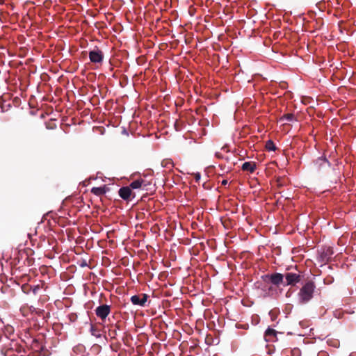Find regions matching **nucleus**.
<instances>
[{
    "instance_id": "nucleus-4",
    "label": "nucleus",
    "mask_w": 356,
    "mask_h": 356,
    "mask_svg": "<svg viewBox=\"0 0 356 356\" xmlns=\"http://www.w3.org/2000/svg\"><path fill=\"white\" fill-rule=\"evenodd\" d=\"M90 60L94 63H100L103 61L104 54L97 47L89 52Z\"/></svg>"
},
{
    "instance_id": "nucleus-17",
    "label": "nucleus",
    "mask_w": 356,
    "mask_h": 356,
    "mask_svg": "<svg viewBox=\"0 0 356 356\" xmlns=\"http://www.w3.org/2000/svg\"><path fill=\"white\" fill-rule=\"evenodd\" d=\"M21 289L24 293L28 294L31 292L32 286L29 285V284H24L22 286Z\"/></svg>"
},
{
    "instance_id": "nucleus-8",
    "label": "nucleus",
    "mask_w": 356,
    "mask_h": 356,
    "mask_svg": "<svg viewBox=\"0 0 356 356\" xmlns=\"http://www.w3.org/2000/svg\"><path fill=\"white\" fill-rule=\"evenodd\" d=\"M286 279L285 285H294L300 281V275L293 273H287L284 276Z\"/></svg>"
},
{
    "instance_id": "nucleus-2",
    "label": "nucleus",
    "mask_w": 356,
    "mask_h": 356,
    "mask_svg": "<svg viewBox=\"0 0 356 356\" xmlns=\"http://www.w3.org/2000/svg\"><path fill=\"white\" fill-rule=\"evenodd\" d=\"M333 254L332 248L329 246L323 247L318 252L317 257L318 261L321 264H325L330 261Z\"/></svg>"
},
{
    "instance_id": "nucleus-15",
    "label": "nucleus",
    "mask_w": 356,
    "mask_h": 356,
    "mask_svg": "<svg viewBox=\"0 0 356 356\" xmlns=\"http://www.w3.org/2000/svg\"><path fill=\"white\" fill-rule=\"evenodd\" d=\"M161 165L164 168L170 169L173 167V162L171 159H165L162 161Z\"/></svg>"
},
{
    "instance_id": "nucleus-24",
    "label": "nucleus",
    "mask_w": 356,
    "mask_h": 356,
    "mask_svg": "<svg viewBox=\"0 0 356 356\" xmlns=\"http://www.w3.org/2000/svg\"><path fill=\"white\" fill-rule=\"evenodd\" d=\"M216 156L218 157V158H220V159H224V156H222V155L219 153V152H216Z\"/></svg>"
},
{
    "instance_id": "nucleus-22",
    "label": "nucleus",
    "mask_w": 356,
    "mask_h": 356,
    "mask_svg": "<svg viewBox=\"0 0 356 356\" xmlns=\"http://www.w3.org/2000/svg\"><path fill=\"white\" fill-rule=\"evenodd\" d=\"M194 178H195L196 182H199V181L200 180V178H201L200 173L197 172V173L194 174Z\"/></svg>"
},
{
    "instance_id": "nucleus-6",
    "label": "nucleus",
    "mask_w": 356,
    "mask_h": 356,
    "mask_svg": "<svg viewBox=\"0 0 356 356\" xmlns=\"http://www.w3.org/2000/svg\"><path fill=\"white\" fill-rule=\"evenodd\" d=\"M148 296L145 293H141L140 295H134L131 297V302L134 305H139L144 307L147 300Z\"/></svg>"
},
{
    "instance_id": "nucleus-9",
    "label": "nucleus",
    "mask_w": 356,
    "mask_h": 356,
    "mask_svg": "<svg viewBox=\"0 0 356 356\" xmlns=\"http://www.w3.org/2000/svg\"><path fill=\"white\" fill-rule=\"evenodd\" d=\"M118 193L121 198L128 200L131 195V188L128 186L122 187L120 188Z\"/></svg>"
},
{
    "instance_id": "nucleus-10",
    "label": "nucleus",
    "mask_w": 356,
    "mask_h": 356,
    "mask_svg": "<svg viewBox=\"0 0 356 356\" xmlns=\"http://www.w3.org/2000/svg\"><path fill=\"white\" fill-rule=\"evenodd\" d=\"M241 169L243 171H247L250 173H252L254 172L256 169V163L252 161L245 162L243 163Z\"/></svg>"
},
{
    "instance_id": "nucleus-25",
    "label": "nucleus",
    "mask_w": 356,
    "mask_h": 356,
    "mask_svg": "<svg viewBox=\"0 0 356 356\" xmlns=\"http://www.w3.org/2000/svg\"><path fill=\"white\" fill-rule=\"evenodd\" d=\"M227 183H228L227 180V179H224V180L222 181L221 184H222V186H226L227 184Z\"/></svg>"
},
{
    "instance_id": "nucleus-14",
    "label": "nucleus",
    "mask_w": 356,
    "mask_h": 356,
    "mask_svg": "<svg viewBox=\"0 0 356 356\" xmlns=\"http://www.w3.org/2000/svg\"><path fill=\"white\" fill-rule=\"evenodd\" d=\"M266 149L268 151H275L276 149V146L273 141H272L271 140H268L266 143Z\"/></svg>"
},
{
    "instance_id": "nucleus-11",
    "label": "nucleus",
    "mask_w": 356,
    "mask_h": 356,
    "mask_svg": "<svg viewBox=\"0 0 356 356\" xmlns=\"http://www.w3.org/2000/svg\"><path fill=\"white\" fill-rule=\"evenodd\" d=\"M106 191H107V188L105 185L103 186H101V187H93L91 189L92 193H93L94 195H97V196H101L102 195H104L106 193Z\"/></svg>"
},
{
    "instance_id": "nucleus-18",
    "label": "nucleus",
    "mask_w": 356,
    "mask_h": 356,
    "mask_svg": "<svg viewBox=\"0 0 356 356\" xmlns=\"http://www.w3.org/2000/svg\"><path fill=\"white\" fill-rule=\"evenodd\" d=\"M1 291L3 293L8 294V292H13V289L8 284L4 285L1 287Z\"/></svg>"
},
{
    "instance_id": "nucleus-12",
    "label": "nucleus",
    "mask_w": 356,
    "mask_h": 356,
    "mask_svg": "<svg viewBox=\"0 0 356 356\" xmlns=\"http://www.w3.org/2000/svg\"><path fill=\"white\" fill-rule=\"evenodd\" d=\"M277 332L272 328H268L265 332V338L267 341H272L276 337Z\"/></svg>"
},
{
    "instance_id": "nucleus-13",
    "label": "nucleus",
    "mask_w": 356,
    "mask_h": 356,
    "mask_svg": "<svg viewBox=\"0 0 356 356\" xmlns=\"http://www.w3.org/2000/svg\"><path fill=\"white\" fill-rule=\"evenodd\" d=\"M286 120V121H289V122H292V121L296 120V117H295V115L293 113L284 114L280 118V120Z\"/></svg>"
},
{
    "instance_id": "nucleus-16",
    "label": "nucleus",
    "mask_w": 356,
    "mask_h": 356,
    "mask_svg": "<svg viewBox=\"0 0 356 356\" xmlns=\"http://www.w3.org/2000/svg\"><path fill=\"white\" fill-rule=\"evenodd\" d=\"M141 181H140L139 179L134 181L130 184L129 187L133 189L142 188L141 187Z\"/></svg>"
},
{
    "instance_id": "nucleus-26",
    "label": "nucleus",
    "mask_w": 356,
    "mask_h": 356,
    "mask_svg": "<svg viewBox=\"0 0 356 356\" xmlns=\"http://www.w3.org/2000/svg\"><path fill=\"white\" fill-rule=\"evenodd\" d=\"M224 159H225L227 162H229V157L226 156V157H224Z\"/></svg>"
},
{
    "instance_id": "nucleus-21",
    "label": "nucleus",
    "mask_w": 356,
    "mask_h": 356,
    "mask_svg": "<svg viewBox=\"0 0 356 356\" xmlns=\"http://www.w3.org/2000/svg\"><path fill=\"white\" fill-rule=\"evenodd\" d=\"M292 356H301V352L298 348H294L291 350Z\"/></svg>"
},
{
    "instance_id": "nucleus-19",
    "label": "nucleus",
    "mask_w": 356,
    "mask_h": 356,
    "mask_svg": "<svg viewBox=\"0 0 356 356\" xmlns=\"http://www.w3.org/2000/svg\"><path fill=\"white\" fill-rule=\"evenodd\" d=\"M139 180H140V181L142 182L141 183V187L143 189H147V186L151 184L150 181H147L145 179L140 178Z\"/></svg>"
},
{
    "instance_id": "nucleus-5",
    "label": "nucleus",
    "mask_w": 356,
    "mask_h": 356,
    "mask_svg": "<svg viewBox=\"0 0 356 356\" xmlns=\"http://www.w3.org/2000/svg\"><path fill=\"white\" fill-rule=\"evenodd\" d=\"M111 312V306L102 305L95 309V314L102 320H105Z\"/></svg>"
},
{
    "instance_id": "nucleus-7",
    "label": "nucleus",
    "mask_w": 356,
    "mask_h": 356,
    "mask_svg": "<svg viewBox=\"0 0 356 356\" xmlns=\"http://www.w3.org/2000/svg\"><path fill=\"white\" fill-rule=\"evenodd\" d=\"M314 165L318 170H321L329 168L330 163L325 157L320 156L314 161Z\"/></svg>"
},
{
    "instance_id": "nucleus-3",
    "label": "nucleus",
    "mask_w": 356,
    "mask_h": 356,
    "mask_svg": "<svg viewBox=\"0 0 356 356\" xmlns=\"http://www.w3.org/2000/svg\"><path fill=\"white\" fill-rule=\"evenodd\" d=\"M262 278L266 282H270L277 286L284 283V275L280 273H274L273 274H267L262 276Z\"/></svg>"
},
{
    "instance_id": "nucleus-1",
    "label": "nucleus",
    "mask_w": 356,
    "mask_h": 356,
    "mask_svg": "<svg viewBox=\"0 0 356 356\" xmlns=\"http://www.w3.org/2000/svg\"><path fill=\"white\" fill-rule=\"evenodd\" d=\"M315 284L309 281L306 282L298 292V302L300 304H306L310 301L313 298V294L315 290Z\"/></svg>"
},
{
    "instance_id": "nucleus-20",
    "label": "nucleus",
    "mask_w": 356,
    "mask_h": 356,
    "mask_svg": "<svg viewBox=\"0 0 356 356\" xmlns=\"http://www.w3.org/2000/svg\"><path fill=\"white\" fill-rule=\"evenodd\" d=\"M40 289V286L39 284L32 286V289L31 291L33 292L34 295H37Z\"/></svg>"
},
{
    "instance_id": "nucleus-23",
    "label": "nucleus",
    "mask_w": 356,
    "mask_h": 356,
    "mask_svg": "<svg viewBox=\"0 0 356 356\" xmlns=\"http://www.w3.org/2000/svg\"><path fill=\"white\" fill-rule=\"evenodd\" d=\"M8 296L10 297V298H13L15 296V292L14 291V289H13V292H8Z\"/></svg>"
}]
</instances>
